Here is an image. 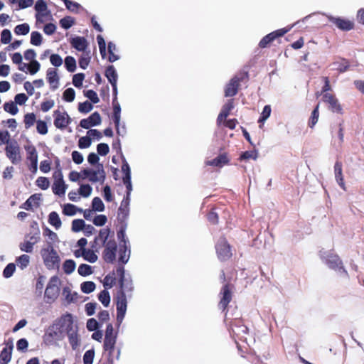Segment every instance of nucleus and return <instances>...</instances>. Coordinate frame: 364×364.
<instances>
[{
	"label": "nucleus",
	"instance_id": "obj_52",
	"mask_svg": "<svg viewBox=\"0 0 364 364\" xmlns=\"http://www.w3.org/2000/svg\"><path fill=\"white\" fill-rule=\"evenodd\" d=\"M43 37L38 31H33L31 33V43L35 46H39L42 43Z\"/></svg>",
	"mask_w": 364,
	"mask_h": 364
},
{
	"label": "nucleus",
	"instance_id": "obj_15",
	"mask_svg": "<svg viewBox=\"0 0 364 364\" xmlns=\"http://www.w3.org/2000/svg\"><path fill=\"white\" fill-rule=\"evenodd\" d=\"M323 101L328 105V109L334 113L342 114L343 109L338 99L330 93L323 94Z\"/></svg>",
	"mask_w": 364,
	"mask_h": 364
},
{
	"label": "nucleus",
	"instance_id": "obj_63",
	"mask_svg": "<svg viewBox=\"0 0 364 364\" xmlns=\"http://www.w3.org/2000/svg\"><path fill=\"white\" fill-rule=\"evenodd\" d=\"M92 139L89 136H82L79 139L78 146L80 149H87L90 146Z\"/></svg>",
	"mask_w": 364,
	"mask_h": 364
},
{
	"label": "nucleus",
	"instance_id": "obj_62",
	"mask_svg": "<svg viewBox=\"0 0 364 364\" xmlns=\"http://www.w3.org/2000/svg\"><path fill=\"white\" fill-rule=\"evenodd\" d=\"M95 357L94 349L87 350L83 355V363L84 364H92Z\"/></svg>",
	"mask_w": 364,
	"mask_h": 364
},
{
	"label": "nucleus",
	"instance_id": "obj_47",
	"mask_svg": "<svg viewBox=\"0 0 364 364\" xmlns=\"http://www.w3.org/2000/svg\"><path fill=\"white\" fill-rule=\"evenodd\" d=\"M4 109L12 115H16L18 112V108L16 104L12 101L5 102L4 105Z\"/></svg>",
	"mask_w": 364,
	"mask_h": 364
},
{
	"label": "nucleus",
	"instance_id": "obj_54",
	"mask_svg": "<svg viewBox=\"0 0 364 364\" xmlns=\"http://www.w3.org/2000/svg\"><path fill=\"white\" fill-rule=\"evenodd\" d=\"M30 262V257L28 255H22L16 259L18 267L23 269L28 267Z\"/></svg>",
	"mask_w": 364,
	"mask_h": 364
},
{
	"label": "nucleus",
	"instance_id": "obj_20",
	"mask_svg": "<svg viewBox=\"0 0 364 364\" xmlns=\"http://www.w3.org/2000/svg\"><path fill=\"white\" fill-rule=\"evenodd\" d=\"M117 333L114 332V328L112 323H108L106 326L104 344L106 347L112 348L113 344H116Z\"/></svg>",
	"mask_w": 364,
	"mask_h": 364
},
{
	"label": "nucleus",
	"instance_id": "obj_7",
	"mask_svg": "<svg viewBox=\"0 0 364 364\" xmlns=\"http://www.w3.org/2000/svg\"><path fill=\"white\" fill-rule=\"evenodd\" d=\"M117 273L119 276V290L126 294V292L133 291V282L130 274H125V270L123 266H119L117 269Z\"/></svg>",
	"mask_w": 364,
	"mask_h": 364
},
{
	"label": "nucleus",
	"instance_id": "obj_30",
	"mask_svg": "<svg viewBox=\"0 0 364 364\" xmlns=\"http://www.w3.org/2000/svg\"><path fill=\"white\" fill-rule=\"evenodd\" d=\"M334 173L335 178L341 188L346 190L345 183L343 181V177L342 174V163L337 161L334 165Z\"/></svg>",
	"mask_w": 364,
	"mask_h": 364
},
{
	"label": "nucleus",
	"instance_id": "obj_51",
	"mask_svg": "<svg viewBox=\"0 0 364 364\" xmlns=\"http://www.w3.org/2000/svg\"><path fill=\"white\" fill-rule=\"evenodd\" d=\"M85 223L82 219H75L72 222V231L74 232H78L83 230Z\"/></svg>",
	"mask_w": 364,
	"mask_h": 364
},
{
	"label": "nucleus",
	"instance_id": "obj_5",
	"mask_svg": "<svg viewBox=\"0 0 364 364\" xmlns=\"http://www.w3.org/2000/svg\"><path fill=\"white\" fill-rule=\"evenodd\" d=\"M81 173L83 179L88 178V180L92 183L100 181L102 183L106 178L105 171L102 164H98L97 171L90 168H84L81 171Z\"/></svg>",
	"mask_w": 364,
	"mask_h": 364
},
{
	"label": "nucleus",
	"instance_id": "obj_8",
	"mask_svg": "<svg viewBox=\"0 0 364 364\" xmlns=\"http://www.w3.org/2000/svg\"><path fill=\"white\" fill-rule=\"evenodd\" d=\"M248 77V73H244L235 75L226 85L225 88V97H233L237 95L240 82Z\"/></svg>",
	"mask_w": 364,
	"mask_h": 364
},
{
	"label": "nucleus",
	"instance_id": "obj_42",
	"mask_svg": "<svg viewBox=\"0 0 364 364\" xmlns=\"http://www.w3.org/2000/svg\"><path fill=\"white\" fill-rule=\"evenodd\" d=\"M65 67L70 73H73L76 70V60L73 56H67L65 58Z\"/></svg>",
	"mask_w": 364,
	"mask_h": 364
},
{
	"label": "nucleus",
	"instance_id": "obj_48",
	"mask_svg": "<svg viewBox=\"0 0 364 364\" xmlns=\"http://www.w3.org/2000/svg\"><path fill=\"white\" fill-rule=\"evenodd\" d=\"M318 109H319V105L318 104L311 112V115L309 121V126L311 128H313L318 122V117H319Z\"/></svg>",
	"mask_w": 364,
	"mask_h": 364
},
{
	"label": "nucleus",
	"instance_id": "obj_18",
	"mask_svg": "<svg viewBox=\"0 0 364 364\" xmlns=\"http://www.w3.org/2000/svg\"><path fill=\"white\" fill-rule=\"evenodd\" d=\"M129 203L130 198H123L118 209L117 220L119 223H127V220L129 215Z\"/></svg>",
	"mask_w": 364,
	"mask_h": 364
},
{
	"label": "nucleus",
	"instance_id": "obj_37",
	"mask_svg": "<svg viewBox=\"0 0 364 364\" xmlns=\"http://www.w3.org/2000/svg\"><path fill=\"white\" fill-rule=\"evenodd\" d=\"M82 211L83 210L82 208H79L71 203L65 204L63 210V214L68 216H73L75 215L77 212L82 213Z\"/></svg>",
	"mask_w": 364,
	"mask_h": 364
},
{
	"label": "nucleus",
	"instance_id": "obj_38",
	"mask_svg": "<svg viewBox=\"0 0 364 364\" xmlns=\"http://www.w3.org/2000/svg\"><path fill=\"white\" fill-rule=\"evenodd\" d=\"M82 257L85 260L90 263L95 262L98 259L97 255L95 253V250H87L85 248L82 250Z\"/></svg>",
	"mask_w": 364,
	"mask_h": 364
},
{
	"label": "nucleus",
	"instance_id": "obj_2",
	"mask_svg": "<svg viewBox=\"0 0 364 364\" xmlns=\"http://www.w3.org/2000/svg\"><path fill=\"white\" fill-rule=\"evenodd\" d=\"M65 331L68 338L69 343L73 350H75L80 346V338L78 334V326L75 323L73 316L70 313L65 314Z\"/></svg>",
	"mask_w": 364,
	"mask_h": 364
},
{
	"label": "nucleus",
	"instance_id": "obj_59",
	"mask_svg": "<svg viewBox=\"0 0 364 364\" xmlns=\"http://www.w3.org/2000/svg\"><path fill=\"white\" fill-rule=\"evenodd\" d=\"M75 92L74 89L70 87L66 89L63 94V99L68 102H71L75 100Z\"/></svg>",
	"mask_w": 364,
	"mask_h": 364
},
{
	"label": "nucleus",
	"instance_id": "obj_24",
	"mask_svg": "<svg viewBox=\"0 0 364 364\" xmlns=\"http://www.w3.org/2000/svg\"><path fill=\"white\" fill-rule=\"evenodd\" d=\"M230 331L233 334L240 336L241 334H246L248 331V328L242 323V321L235 319L231 322Z\"/></svg>",
	"mask_w": 364,
	"mask_h": 364
},
{
	"label": "nucleus",
	"instance_id": "obj_55",
	"mask_svg": "<svg viewBox=\"0 0 364 364\" xmlns=\"http://www.w3.org/2000/svg\"><path fill=\"white\" fill-rule=\"evenodd\" d=\"M92 191V188L91 187L90 185L82 184L80 186L78 193L81 196H82L84 198H87L88 196H90L91 195Z\"/></svg>",
	"mask_w": 364,
	"mask_h": 364
},
{
	"label": "nucleus",
	"instance_id": "obj_9",
	"mask_svg": "<svg viewBox=\"0 0 364 364\" xmlns=\"http://www.w3.org/2000/svg\"><path fill=\"white\" fill-rule=\"evenodd\" d=\"M127 307V296L122 291H118L117 294V323L118 327L122 323Z\"/></svg>",
	"mask_w": 364,
	"mask_h": 364
},
{
	"label": "nucleus",
	"instance_id": "obj_19",
	"mask_svg": "<svg viewBox=\"0 0 364 364\" xmlns=\"http://www.w3.org/2000/svg\"><path fill=\"white\" fill-rule=\"evenodd\" d=\"M220 294L222 295V297L218 304V307L220 309L224 311L227 308L228 304L232 300V292L230 288V285L228 284H225L222 287Z\"/></svg>",
	"mask_w": 364,
	"mask_h": 364
},
{
	"label": "nucleus",
	"instance_id": "obj_23",
	"mask_svg": "<svg viewBox=\"0 0 364 364\" xmlns=\"http://www.w3.org/2000/svg\"><path fill=\"white\" fill-rule=\"evenodd\" d=\"M46 78L50 88L53 90H56L59 86V77L57 73V70L55 68H48L46 72Z\"/></svg>",
	"mask_w": 364,
	"mask_h": 364
},
{
	"label": "nucleus",
	"instance_id": "obj_57",
	"mask_svg": "<svg viewBox=\"0 0 364 364\" xmlns=\"http://www.w3.org/2000/svg\"><path fill=\"white\" fill-rule=\"evenodd\" d=\"M272 112L270 105H265L263 108V110L261 113V115L259 118L258 122L263 123L270 116Z\"/></svg>",
	"mask_w": 364,
	"mask_h": 364
},
{
	"label": "nucleus",
	"instance_id": "obj_61",
	"mask_svg": "<svg viewBox=\"0 0 364 364\" xmlns=\"http://www.w3.org/2000/svg\"><path fill=\"white\" fill-rule=\"evenodd\" d=\"M16 270V264L14 263L8 264L3 271V276L4 278H10Z\"/></svg>",
	"mask_w": 364,
	"mask_h": 364
},
{
	"label": "nucleus",
	"instance_id": "obj_4",
	"mask_svg": "<svg viewBox=\"0 0 364 364\" xmlns=\"http://www.w3.org/2000/svg\"><path fill=\"white\" fill-rule=\"evenodd\" d=\"M320 255L321 259L330 269L342 276L348 277V272L338 255L333 254L331 251H321Z\"/></svg>",
	"mask_w": 364,
	"mask_h": 364
},
{
	"label": "nucleus",
	"instance_id": "obj_64",
	"mask_svg": "<svg viewBox=\"0 0 364 364\" xmlns=\"http://www.w3.org/2000/svg\"><path fill=\"white\" fill-rule=\"evenodd\" d=\"M85 78V74L84 73H77L75 74L73 77V84L75 87L80 88L82 85V82Z\"/></svg>",
	"mask_w": 364,
	"mask_h": 364
},
{
	"label": "nucleus",
	"instance_id": "obj_53",
	"mask_svg": "<svg viewBox=\"0 0 364 364\" xmlns=\"http://www.w3.org/2000/svg\"><path fill=\"white\" fill-rule=\"evenodd\" d=\"M258 156V153L257 150L253 151H246L241 154L240 156V160L245 161L250 159L256 160Z\"/></svg>",
	"mask_w": 364,
	"mask_h": 364
},
{
	"label": "nucleus",
	"instance_id": "obj_40",
	"mask_svg": "<svg viewBox=\"0 0 364 364\" xmlns=\"http://www.w3.org/2000/svg\"><path fill=\"white\" fill-rule=\"evenodd\" d=\"M113 114L112 120L114 124H118L121 119V106L118 101H112Z\"/></svg>",
	"mask_w": 364,
	"mask_h": 364
},
{
	"label": "nucleus",
	"instance_id": "obj_35",
	"mask_svg": "<svg viewBox=\"0 0 364 364\" xmlns=\"http://www.w3.org/2000/svg\"><path fill=\"white\" fill-rule=\"evenodd\" d=\"M111 230L109 228H102L100 230L99 234L97 237V240H100V245L99 247H102L105 244L107 243L109 240H108Z\"/></svg>",
	"mask_w": 364,
	"mask_h": 364
},
{
	"label": "nucleus",
	"instance_id": "obj_28",
	"mask_svg": "<svg viewBox=\"0 0 364 364\" xmlns=\"http://www.w3.org/2000/svg\"><path fill=\"white\" fill-rule=\"evenodd\" d=\"M119 228L117 232V239L119 241V245H129V240L126 235V230L127 228V223H119Z\"/></svg>",
	"mask_w": 364,
	"mask_h": 364
},
{
	"label": "nucleus",
	"instance_id": "obj_10",
	"mask_svg": "<svg viewBox=\"0 0 364 364\" xmlns=\"http://www.w3.org/2000/svg\"><path fill=\"white\" fill-rule=\"evenodd\" d=\"M20 146L18 142L13 139V142L9 146H6L5 153L6 157L11 161V162L16 165L21 161V156Z\"/></svg>",
	"mask_w": 364,
	"mask_h": 364
},
{
	"label": "nucleus",
	"instance_id": "obj_33",
	"mask_svg": "<svg viewBox=\"0 0 364 364\" xmlns=\"http://www.w3.org/2000/svg\"><path fill=\"white\" fill-rule=\"evenodd\" d=\"M63 295L64 296L68 304L77 301L78 294L75 291L72 292L68 287L63 288Z\"/></svg>",
	"mask_w": 364,
	"mask_h": 364
},
{
	"label": "nucleus",
	"instance_id": "obj_13",
	"mask_svg": "<svg viewBox=\"0 0 364 364\" xmlns=\"http://www.w3.org/2000/svg\"><path fill=\"white\" fill-rule=\"evenodd\" d=\"M27 152L26 159L30 162L28 165L29 170L35 173L38 170V153L33 145H28L25 146Z\"/></svg>",
	"mask_w": 364,
	"mask_h": 364
},
{
	"label": "nucleus",
	"instance_id": "obj_43",
	"mask_svg": "<svg viewBox=\"0 0 364 364\" xmlns=\"http://www.w3.org/2000/svg\"><path fill=\"white\" fill-rule=\"evenodd\" d=\"M99 301L104 306L107 307L110 303V295L107 289H104L98 294Z\"/></svg>",
	"mask_w": 364,
	"mask_h": 364
},
{
	"label": "nucleus",
	"instance_id": "obj_41",
	"mask_svg": "<svg viewBox=\"0 0 364 364\" xmlns=\"http://www.w3.org/2000/svg\"><path fill=\"white\" fill-rule=\"evenodd\" d=\"M76 267L75 262L73 259H66L63 264V269L66 274L73 273Z\"/></svg>",
	"mask_w": 364,
	"mask_h": 364
},
{
	"label": "nucleus",
	"instance_id": "obj_17",
	"mask_svg": "<svg viewBox=\"0 0 364 364\" xmlns=\"http://www.w3.org/2000/svg\"><path fill=\"white\" fill-rule=\"evenodd\" d=\"M102 119L100 114L99 112H95L87 118L81 119L80 122V126L83 129H88L92 127L100 125Z\"/></svg>",
	"mask_w": 364,
	"mask_h": 364
},
{
	"label": "nucleus",
	"instance_id": "obj_16",
	"mask_svg": "<svg viewBox=\"0 0 364 364\" xmlns=\"http://www.w3.org/2000/svg\"><path fill=\"white\" fill-rule=\"evenodd\" d=\"M289 31V28H281L273 31L262 38L259 43V46L262 48L267 47V46L275 40L277 38L283 36L286 33Z\"/></svg>",
	"mask_w": 364,
	"mask_h": 364
},
{
	"label": "nucleus",
	"instance_id": "obj_31",
	"mask_svg": "<svg viewBox=\"0 0 364 364\" xmlns=\"http://www.w3.org/2000/svg\"><path fill=\"white\" fill-rule=\"evenodd\" d=\"M229 159L226 155V154H221L218 156L216 158L213 160L207 161V165L217 166V167H223L225 164H228Z\"/></svg>",
	"mask_w": 364,
	"mask_h": 364
},
{
	"label": "nucleus",
	"instance_id": "obj_39",
	"mask_svg": "<svg viewBox=\"0 0 364 364\" xmlns=\"http://www.w3.org/2000/svg\"><path fill=\"white\" fill-rule=\"evenodd\" d=\"M48 223L57 230L59 229L62 225L59 215L55 211H53L49 214Z\"/></svg>",
	"mask_w": 364,
	"mask_h": 364
},
{
	"label": "nucleus",
	"instance_id": "obj_50",
	"mask_svg": "<svg viewBox=\"0 0 364 364\" xmlns=\"http://www.w3.org/2000/svg\"><path fill=\"white\" fill-rule=\"evenodd\" d=\"M29 31H30V26L26 23L17 25L14 28V33L16 35L25 36L29 33Z\"/></svg>",
	"mask_w": 364,
	"mask_h": 364
},
{
	"label": "nucleus",
	"instance_id": "obj_22",
	"mask_svg": "<svg viewBox=\"0 0 364 364\" xmlns=\"http://www.w3.org/2000/svg\"><path fill=\"white\" fill-rule=\"evenodd\" d=\"M34 8L37 12L36 14V21L43 23V21L41 17L47 16V13H45L48 10L46 2L44 0H37Z\"/></svg>",
	"mask_w": 364,
	"mask_h": 364
},
{
	"label": "nucleus",
	"instance_id": "obj_6",
	"mask_svg": "<svg viewBox=\"0 0 364 364\" xmlns=\"http://www.w3.org/2000/svg\"><path fill=\"white\" fill-rule=\"evenodd\" d=\"M59 283L60 279L57 276H53L50 279L44 293L47 303L50 304L58 298L60 292Z\"/></svg>",
	"mask_w": 364,
	"mask_h": 364
},
{
	"label": "nucleus",
	"instance_id": "obj_14",
	"mask_svg": "<svg viewBox=\"0 0 364 364\" xmlns=\"http://www.w3.org/2000/svg\"><path fill=\"white\" fill-rule=\"evenodd\" d=\"M54 125L56 128L64 129L71 122V119L66 112L55 110L53 112Z\"/></svg>",
	"mask_w": 364,
	"mask_h": 364
},
{
	"label": "nucleus",
	"instance_id": "obj_56",
	"mask_svg": "<svg viewBox=\"0 0 364 364\" xmlns=\"http://www.w3.org/2000/svg\"><path fill=\"white\" fill-rule=\"evenodd\" d=\"M93 109V106L91 102L85 101L80 102L78 104V111L81 113L87 114Z\"/></svg>",
	"mask_w": 364,
	"mask_h": 364
},
{
	"label": "nucleus",
	"instance_id": "obj_12",
	"mask_svg": "<svg viewBox=\"0 0 364 364\" xmlns=\"http://www.w3.org/2000/svg\"><path fill=\"white\" fill-rule=\"evenodd\" d=\"M105 250L102 252L104 260L107 263H113L116 259L117 245L114 240H109L107 243L103 245Z\"/></svg>",
	"mask_w": 364,
	"mask_h": 364
},
{
	"label": "nucleus",
	"instance_id": "obj_21",
	"mask_svg": "<svg viewBox=\"0 0 364 364\" xmlns=\"http://www.w3.org/2000/svg\"><path fill=\"white\" fill-rule=\"evenodd\" d=\"M328 19L334 23L338 28L343 31H350L353 28V23L341 18L329 16Z\"/></svg>",
	"mask_w": 364,
	"mask_h": 364
},
{
	"label": "nucleus",
	"instance_id": "obj_27",
	"mask_svg": "<svg viewBox=\"0 0 364 364\" xmlns=\"http://www.w3.org/2000/svg\"><path fill=\"white\" fill-rule=\"evenodd\" d=\"M40 195L33 194L31 196L21 205V208L29 210L33 206L38 207L40 205Z\"/></svg>",
	"mask_w": 364,
	"mask_h": 364
},
{
	"label": "nucleus",
	"instance_id": "obj_1",
	"mask_svg": "<svg viewBox=\"0 0 364 364\" xmlns=\"http://www.w3.org/2000/svg\"><path fill=\"white\" fill-rule=\"evenodd\" d=\"M65 321L64 314L48 327L43 336V343L46 346H58V342L64 338Z\"/></svg>",
	"mask_w": 364,
	"mask_h": 364
},
{
	"label": "nucleus",
	"instance_id": "obj_45",
	"mask_svg": "<svg viewBox=\"0 0 364 364\" xmlns=\"http://www.w3.org/2000/svg\"><path fill=\"white\" fill-rule=\"evenodd\" d=\"M96 285L92 281L84 282L80 284L81 291L85 294H90L95 291Z\"/></svg>",
	"mask_w": 364,
	"mask_h": 364
},
{
	"label": "nucleus",
	"instance_id": "obj_60",
	"mask_svg": "<svg viewBox=\"0 0 364 364\" xmlns=\"http://www.w3.org/2000/svg\"><path fill=\"white\" fill-rule=\"evenodd\" d=\"M67 9L70 11L71 12L77 13L78 9L81 6L80 4H79L77 2L73 1L71 0H62Z\"/></svg>",
	"mask_w": 364,
	"mask_h": 364
},
{
	"label": "nucleus",
	"instance_id": "obj_3",
	"mask_svg": "<svg viewBox=\"0 0 364 364\" xmlns=\"http://www.w3.org/2000/svg\"><path fill=\"white\" fill-rule=\"evenodd\" d=\"M41 255L46 268L49 270L58 269L60 258L57 251L53 247V244L48 242L47 246L41 250Z\"/></svg>",
	"mask_w": 364,
	"mask_h": 364
},
{
	"label": "nucleus",
	"instance_id": "obj_44",
	"mask_svg": "<svg viewBox=\"0 0 364 364\" xmlns=\"http://www.w3.org/2000/svg\"><path fill=\"white\" fill-rule=\"evenodd\" d=\"M59 23L63 28L68 30L74 25L75 19L70 16H67L61 18Z\"/></svg>",
	"mask_w": 364,
	"mask_h": 364
},
{
	"label": "nucleus",
	"instance_id": "obj_36",
	"mask_svg": "<svg viewBox=\"0 0 364 364\" xmlns=\"http://www.w3.org/2000/svg\"><path fill=\"white\" fill-rule=\"evenodd\" d=\"M52 189L54 194L62 196L65 193L67 186L64 181H54Z\"/></svg>",
	"mask_w": 364,
	"mask_h": 364
},
{
	"label": "nucleus",
	"instance_id": "obj_11",
	"mask_svg": "<svg viewBox=\"0 0 364 364\" xmlns=\"http://www.w3.org/2000/svg\"><path fill=\"white\" fill-rule=\"evenodd\" d=\"M215 250L218 257L220 260L224 261L230 258L232 255L230 247L224 237H220L215 245Z\"/></svg>",
	"mask_w": 364,
	"mask_h": 364
},
{
	"label": "nucleus",
	"instance_id": "obj_25",
	"mask_svg": "<svg viewBox=\"0 0 364 364\" xmlns=\"http://www.w3.org/2000/svg\"><path fill=\"white\" fill-rule=\"evenodd\" d=\"M70 44L72 47L78 51H85L88 46L87 41L85 37L75 36L71 38Z\"/></svg>",
	"mask_w": 364,
	"mask_h": 364
},
{
	"label": "nucleus",
	"instance_id": "obj_32",
	"mask_svg": "<svg viewBox=\"0 0 364 364\" xmlns=\"http://www.w3.org/2000/svg\"><path fill=\"white\" fill-rule=\"evenodd\" d=\"M105 75L107 78V80L111 85L117 82L118 75L114 65H108L106 68L105 71Z\"/></svg>",
	"mask_w": 364,
	"mask_h": 364
},
{
	"label": "nucleus",
	"instance_id": "obj_34",
	"mask_svg": "<svg viewBox=\"0 0 364 364\" xmlns=\"http://www.w3.org/2000/svg\"><path fill=\"white\" fill-rule=\"evenodd\" d=\"M13 345L11 344L9 348H4L0 354V363L8 364L11 359V353Z\"/></svg>",
	"mask_w": 364,
	"mask_h": 364
},
{
	"label": "nucleus",
	"instance_id": "obj_46",
	"mask_svg": "<svg viewBox=\"0 0 364 364\" xmlns=\"http://www.w3.org/2000/svg\"><path fill=\"white\" fill-rule=\"evenodd\" d=\"M92 210L97 212H102L105 210V205L100 198L95 197L92 199Z\"/></svg>",
	"mask_w": 364,
	"mask_h": 364
},
{
	"label": "nucleus",
	"instance_id": "obj_58",
	"mask_svg": "<svg viewBox=\"0 0 364 364\" xmlns=\"http://www.w3.org/2000/svg\"><path fill=\"white\" fill-rule=\"evenodd\" d=\"M12 142L13 139H10V134L7 130L0 132V145L6 144V146H9Z\"/></svg>",
	"mask_w": 364,
	"mask_h": 364
},
{
	"label": "nucleus",
	"instance_id": "obj_29",
	"mask_svg": "<svg viewBox=\"0 0 364 364\" xmlns=\"http://www.w3.org/2000/svg\"><path fill=\"white\" fill-rule=\"evenodd\" d=\"M233 107V100H228V102L223 106L222 109L218 116L217 122L220 124L223 119H226Z\"/></svg>",
	"mask_w": 364,
	"mask_h": 364
},
{
	"label": "nucleus",
	"instance_id": "obj_49",
	"mask_svg": "<svg viewBox=\"0 0 364 364\" xmlns=\"http://www.w3.org/2000/svg\"><path fill=\"white\" fill-rule=\"evenodd\" d=\"M78 274L80 276L86 277L92 274V267L87 264H81L77 269Z\"/></svg>",
	"mask_w": 364,
	"mask_h": 364
},
{
	"label": "nucleus",
	"instance_id": "obj_26",
	"mask_svg": "<svg viewBox=\"0 0 364 364\" xmlns=\"http://www.w3.org/2000/svg\"><path fill=\"white\" fill-rule=\"evenodd\" d=\"M131 255L130 245H119V262L124 264H127L129 259Z\"/></svg>",
	"mask_w": 364,
	"mask_h": 364
}]
</instances>
